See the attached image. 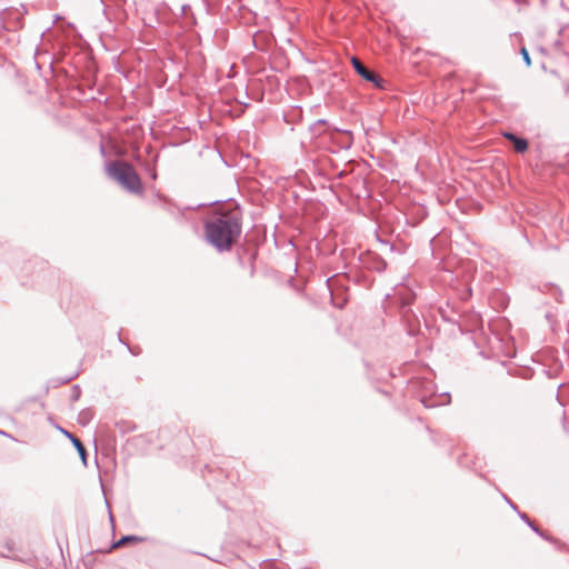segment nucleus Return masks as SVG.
<instances>
[{"instance_id":"obj_1","label":"nucleus","mask_w":569,"mask_h":569,"mask_svg":"<svg viewBox=\"0 0 569 569\" xmlns=\"http://www.w3.org/2000/svg\"><path fill=\"white\" fill-rule=\"evenodd\" d=\"M241 232L240 220L236 212L223 213L207 222L208 241L218 250H229Z\"/></svg>"},{"instance_id":"obj_2","label":"nucleus","mask_w":569,"mask_h":569,"mask_svg":"<svg viewBox=\"0 0 569 569\" xmlns=\"http://www.w3.org/2000/svg\"><path fill=\"white\" fill-rule=\"evenodd\" d=\"M107 172L129 192L141 193V180L133 167L129 163L123 161L110 162L107 167Z\"/></svg>"},{"instance_id":"obj_3","label":"nucleus","mask_w":569,"mask_h":569,"mask_svg":"<svg viewBox=\"0 0 569 569\" xmlns=\"http://www.w3.org/2000/svg\"><path fill=\"white\" fill-rule=\"evenodd\" d=\"M351 63L359 76L372 82L376 87L382 88L383 80L375 72L368 70L358 58L352 57Z\"/></svg>"},{"instance_id":"obj_4","label":"nucleus","mask_w":569,"mask_h":569,"mask_svg":"<svg viewBox=\"0 0 569 569\" xmlns=\"http://www.w3.org/2000/svg\"><path fill=\"white\" fill-rule=\"evenodd\" d=\"M505 137L510 142H512L515 151L520 152V153L527 151L528 141L526 139L518 138L517 136H515L513 133H510V132L505 133Z\"/></svg>"},{"instance_id":"obj_5","label":"nucleus","mask_w":569,"mask_h":569,"mask_svg":"<svg viewBox=\"0 0 569 569\" xmlns=\"http://www.w3.org/2000/svg\"><path fill=\"white\" fill-rule=\"evenodd\" d=\"M62 433L69 438L71 440V442L73 443V446L76 447L79 456L81 457V460L83 461V463H86V456H87V451H86V448L84 446L82 445V442L77 438L74 437L72 433H70L69 431L67 430H63L61 429Z\"/></svg>"},{"instance_id":"obj_6","label":"nucleus","mask_w":569,"mask_h":569,"mask_svg":"<svg viewBox=\"0 0 569 569\" xmlns=\"http://www.w3.org/2000/svg\"><path fill=\"white\" fill-rule=\"evenodd\" d=\"M138 541H141V538H139L137 536H126V537H122L121 539H119L118 541H116L112 545V549H119L128 542H138Z\"/></svg>"},{"instance_id":"obj_7","label":"nucleus","mask_w":569,"mask_h":569,"mask_svg":"<svg viewBox=\"0 0 569 569\" xmlns=\"http://www.w3.org/2000/svg\"><path fill=\"white\" fill-rule=\"evenodd\" d=\"M521 54L523 57V60L526 61L527 66H530L531 64V60H530V57H529V52L526 48H522L521 49Z\"/></svg>"}]
</instances>
